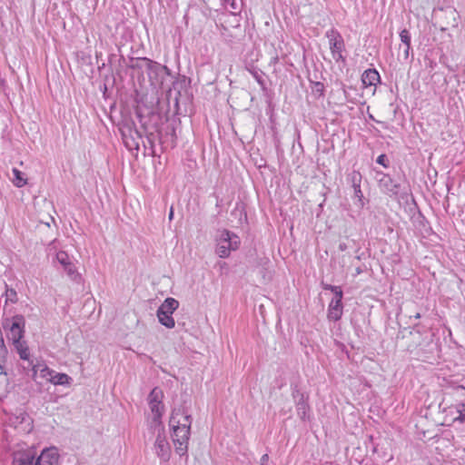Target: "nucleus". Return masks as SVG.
I'll use <instances>...</instances> for the list:
<instances>
[{
    "label": "nucleus",
    "instance_id": "obj_1",
    "mask_svg": "<svg viewBox=\"0 0 465 465\" xmlns=\"http://www.w3.org/2000/svg\"><path fill=\"white\" fill-rule=\"evenodd\" d=\"M193 417L183 406L173 408L169 420L171 436L175 447V452L181 457L188 451V444L191 436Z\"/></svg>",
    "mask_w": 465,
    "mask_h": 465
},
{
    "label": "nucleus",
    "instance_id": "obj_2",
    "mask_svg": "<svg viewBox=\"0 0 465 465\" xmlns=\"http://www.w3.org/2000/svg\"><path fill=\"white\" fill-rule=\"evenodd\" d=\"M59 453L56 448H46L36 457L34 450L15 453L13 465H58Z\"/></svg>",
    "mask_w": 465,
    "mask_h": 465
},
{
    "label": "nucleus",
    "instance_id": "obj_3",
    "mask_svg": "<svg viewBox=\"0 0 465 465\" xmlns=\"http://www.w3.org/2000/svg\"><path fill=\"white\" fill-rule=\"evenodd\" d=\"M380 188L386 193L403 197L408 194V183L404 178H392L389 174L378 173Z\"/></svg>",
    "mask_w": 465,
    "mask_h": 465
},
{
    "label": "nucleus",
    "instance_id": "obj_4",
    "mask_svg": "<svg viewBox=\"0 0 465 465\" xmlns=\"http://www.w3.org/2000/svg\"><path fill=\"white\" fill-rule=\"evenodd\" d=\"M216 242L215 252L221 258H227L231 252L237 250L240 245L239 237L228 230L221 231Z\"/></svg>",
    "mask_w": 465,
    "mask_h": 465
},
{
    "label": "nucleus",
    "instance_id": "obj_5",
    "mask_svg": "<svg viewBox=\"0 0 465 465\" xmlns=\"http://www.w3.org/2000/svg\"><path fill=\"white\" fill-rule=\"evenodd\" d=\"M325 35L329 40L332 58L336 62H344L345 58L342 55V53L345 50V44L341 35L336 29L332 28L327 31Z\"/></svg>",
    "mask_w": 465,
    "mask_h": 465
},
{
    "label": "nucleus",
    "instance_id": "obj_6",
    "mask_svg": "<svg viewBox=\"0 0 465 465\" xmlns=\"http://www.w3.org/2000/svg\"><path fill=\"white\" fill-rule=\"evenodd\" d=\"M143 60L146 62L145 70L152 84L161 86L163 83L164 76L169 74L168 67L145 57L143 58Z\"/></svg>",
    "mask_w": 465,
    "mask_h": 465
},
{
    "label": "nucleus",
    "instance_id": "obj_7",
    "mask_svg": "<svg viewBox=\"0 0 465 465\" xmlns=\"http://www.w3.org/2000/svg\"><path fill=\"white\" fill-rule=\"evenodd\" d=\"M153 451L161 462H168L171 458V445L166 438L163 428L159 429L154 444Z\"/></svg>",
    "mask_w": 465,
    "mask_h": 465
},
{
    "label": "nucleus",
    "instance_id": "obj_8",
    "mask_svg": "<svg viewBox=\"0 0 465 465\" xmlns=\"http://www.w3.org/2000/svg\"><path fill=\"white\" fill-rule=\"evenodd\" d=\"M445 423H454L459 421L460 423L465 421V402L459 401L450 405L443 410Z\"/></svg>",
    "mask_w": 465,
    "mask_h": 465
},
{
    "label": "nucleus",
    "instance_id": "obj_9",
    "mask_svg": "<svg viewBox=\"0 0 465 465\" xmlns=\"http://www.w3.org/2000/svg\"><path fill=\"white\" fill-rule=\"evenodd\" d=\"M162 399L163 391L158 388L153 389L148 396L149 406L155 421L159 420L163 413L164 406L162 402Z\"/></svg>",
    "mask_w": 465,
    "mask_h": 465
},
{
    "label": "nucleus",
    "instance_id": "obj_10",
    "mask_svg": "<svg viewBox=\"0 0 465 465\" xmlns=\"http://www.w3.org/2000/svg\"><path fill=\"white\" fill-rule=\"evenodd\" d=\"M381 81V76L376 69H367L361 75V83L364 87L376 86Z\"/></svg>",
    "mask_w": 465,
    "mask_h": 465
},
{
    "label": "nucleus",
    "instance_id": "obj_11",
    "mask_svg": "<svg viewBox=\"0 0 465 465\" xmlns=\"http://www.w3.org/2000/svg\"><path fill=\"white\" fill-rule=\"evenodd\" d=\"M343 305L342 302H338L337 301H331L328 307L327 318L330 321L337 322L342 316Z\"/></svg>",
    "mask_w": 465,
    "mask_h": 465
},
{
    "label": "nucleus",
    "instance_id": "obj_12",
    "mask_svg": "<svg viewBox=\"0 0 465 465\" xmlns=\"http://www.w3.org/2000/svg\"><path fill=\"white\" fill-rule=\"evenodd\" d=\"M299 399L296 401L297 414L302 420H305L309 411V406L306 402L304 395L297 391Z\"/></svg>",
    "mask_w": 465,
    "mask_h": 465
},
{
    "label": "nucleus",
    "instance_id": "obj_13",
    "mask_svg": "<svg viewBox=\"0 0 465 465\" xmlns=\"http://www.w3.org/2000/svg\"><path fill=\"white\" fill-rule=\"evenodd\" d=\"M156 315L158 318L159 322L165 326L168 329H172L175 325L174 319L173 318L171 313H167L162 310H157Z\"/></svg>",
    "mask_w": 465,
    "mask_h": 465
},
{
    "label": "nucleus",
    "instance_id": "obj_14",
    "mask_svg": "<svg viewBox=\"0 0 465 465\" xmlns=\"http://www.w3.org/2000/svg\"><path fill=\"white\" fill-rule=\"evenodd\" d=\"M350 181L354 189L355 196L358 197L359 199H361L362 197V193L361 190V173L359 172L353 171L350 174Z\"/></svg>",
    "mask_w": 465,
    "mask_h": 465
},
{
    "label": "nucleus",
    "instance_id": "obj_15",
    "mask_svg": "<svg viewBox=\"0 0 465 465\" xmlns=\"http://www.w3.org/2000/svg\"><path fill=\"white\" fill-rule=\"evenodd\" d=\"M179 307V302L174 298H166L164 302L158 308L167 313L173 314Z\"/></svg>",
    "mask_w": 465,
    "mask_h": 465
},
{
    "label": "nucleus",
    "instance_id": "obj_16",
    "mask_svg": "<svg viewBox=\"0 0 465 465\" xmlns=\"http://www.w3.org/2000/svg\"><path fill=\"white\" fill-rule=\"evenodd\" d=\"M15 347L16 349L19 357L22 360L28 361L30 358V352L27 345L25 341H22L21 339H16L14 342Z\"/></svg>",
    "mask_w": 465,
    "mask_h": 465
},
{
    "label": "nucleus",
    "instance_id": "obj_17",
    "mask_svg": "<svg viewBox=\"0 0 465 465\" xmlns=\"http://www.w3.org/2000/svg\"><path fill=\"white\" fill-rule=\"evenodd\" d=\"M34 373L36 374L38 371L40 373V377L45 379L48 381H51L52 377L54 373V371L48 368L47 366L35 365L33 367Z\"/></svg>",
    "mask_w": 465,
    "mask_h": 465
},
{
    "label": "nucleus",
    "instance_id": "obj_18",
    "mask_svg": "<svg viewBox=\"0 0 465 465\" xmlns=\"http://www.w3.org/2000/svg\"><path fill=\"white\" fill-rule=\"evenodd\" d=\"M71 381L72 378L67 374L54 371L50 382L54 385H69Z\"/></svg>",
    "mask_w": 465,
    "mask_h": 465
},
{
    "label": "nucleus",
    "instance_id": "obj_19",
    "mask_svg": "<svg viewBox=\"0 0 465 465\" xmlns=\"http://www.w3.org/2000/svg\"><path fill=\"white\" fill-rule=\"evenodd\" d=\"M12 172L14 174L13 183L16 187H23L27 183L26 179L24 178V173L21 171L16 168H13Z\"/></svg>",
    "mask_w": 465,
    "mask_h": 465
},
{
    "label": "nucleus",
    "instance_id": "obj_20",
    "mask_svg": "<svg viewBox=\"0 0 465 465\" xmlns=\"http://www.w3.org/2000/svg\"><path fill=\"white\" fill-rule=\"evenodd\" d=\"M247 70L250 72V74L253 76V78L257 81V83L263 86L264 85V80L262 75V72L256 69L253 66L247 67Z\"/></svg>",
    "mask_w": 465,
    "mask_h": 465
},
{
    "label": "nucleus",
    "instance_id": "obj_21",
    "mask_svg": "<svg viewBox=\"0 0 465 465\" xmlns=\"http://www.w3.org/2000/svg\"><path fill=\"white\" fill-rule=\"evenodd\" d=\"M58 262L64 267L70 262L68 254L65 252L60 251L56 253Z\"/></svg>",
    "mask_w": 465,
    "mask_h": 465
},
{
    "label": "nucleus",
    "instance_id": "obj_22",
    "mask_svg": "<svg viewBox=\"0 0 465 465\" xmlns=\"http://www.w3.org/2000/svg\"><path fill=\"white\" fill-rule=\"evenodd\" d=\"M400 38L401 43L405 46H411V34L407 29H403L400 33Z\"/></svg>",
    "mask_w": 465,
    "mask_h": 465
},
{
    "label": "nucleus",
    "instance_id": "obj_23",
    "mask_svg": "<svg viewBox=\"0 0 465 465\" xmlns=\"http://www.w3.org/2000/svg\"><path fill=\"white\" fill-rule=\"evenodd\" d=\"M64 269L70 277L74 278L76 276L75 266L71 262Z\"/></svg>",
    "mask_w": 465,
    "mask_h": 465
},
{
    "label": "nucleus",
    "instance_id": "obj_24",
    "mask_svg": "<svg viewBox=\"0 0 465 465\" xmlns=\"http://www.w3.org/2000/svg\"><path fill=\"white\" fill-rule=\"evenodd\" d=\"M11 331L13 333H15L17 331L18 337L17 339H21L23 337V330L19 322H15L12 324Z\"/></svg>",
    "mask_w": 465,
    "mask_h": 465
},
{
    "label": "nucleus",
    "instance_id": "obj_25",
    "mask_svg": "<svg viewBox=\"0 0 465 465\" xmlns=\"http://www.w3.org/2000/svg\"><path fill=\"white\" fill-rule=\"evenodd\" d=\"M6 353H7V350H6V347L5 345L2 334L0 333V356L4 358Z\"/></svg>",
    "mask_w": 465,
    "mask_h": 465
},
{
    "label": "nucleus",
    "instance_id": "obj_26",
    "mask_svg": "<svg viewBox=\"0 0 465 465\" xmlns=\"http://www.w3.org/2000/svg\"><path fill=\"white\" fill-rule=\"evenodd\" d=\"M333 294H334V297L331 299V301H337L338 302H341L343 292H342V290L341 287H339V291H335L333 292Z\"/></svg>",
    "mask_w": 465,
    "mask_h": 465
},
{
    "label": "nucleus",
    "instance_id": "obj_27",
    "mask_svg": "<svg viewBox=\"0 0 465 465\" xmlns=\"http://www.w3.org/2000/svg\"><path fill=\"white\" fill-rule=\"evenodd\" d=\"M376 162L379 163V164H381L382 166L384 167H387L388 166V163H387V156L385 154H381L377 157V160Z\"/></svg>",
    "mask_w": 465,
    "mask_h": 465
},
{
    "label": "nucleus",
    "instance_id": "obj_28",
    "mask_svg": "<svg viewBox=\"0 0 465 465\" xmlns=\"http://www.w3.org/2000/svg\"><path fill=\"white\" fill-rule=\"evenodd\" d=\"M269 461V455L263 454L260 459V464L261 465H267Z\"/></svg>",
    "mask_w": 465,
    "mask_h": 465
},
{
    "label": "nucleus",
    "instance_id": "obj_29",
    "mask_svg": "<svg viewBox=\"0 0 465 465\" xmlns=\"http://www.w3.org/2000/svg\"><path fill=\"white\" fill-rule=\"evenodd\" d=\"M410 50H411V46H405V48L403 50V58H404V60H408L409 59Z\"/></svg>",
    "mask_w": 465,
    "mask_h": 465
},
{
    "label": "nucleus",
    "instance_id": "obj_30",
    "mask_svg": "<svg viewBox=\"0 0 465 465\" xmlns=\"http://www.w3.org/2000/svg\"><path fill=\"white\" fill-rule=\"evenodd\" d=\"M279 62V56L276 54L272 56L270 60V65H275Z\"/></svg>",
    "mask_w": 465,
    "mask_h": 465
},
{
    "label": "nucleus",
    "instance_id": "obj_31",
    "mask_svg": "<svg viewBox=\"0 0 465 465\" xmlns=\"http://www.w3.org/2000/svg\"><path fill=\"white\" fill-rule=\"evenodd\" d=\"M456 391H457V392H458V393H460V395L465 396V386H462V385H461V386H458V387L456 388Z\"/></svg>",
    "mask_w": 465,
    "mask_h": 465
},
{
    "label": "nucleus",
    "instance_id": "obj_32",
    "mask_svg": "<svg viewBox=\"0 0 465 465\" xmlns=\"http://www.w3.org/2000/svg\"><path fill=\"white\" fill-rule=\"evenodd\" d=\"M4 361H5L4 360H0V371H0V374H3V375H5V376H6V375H7V373H6V371H5V369H4V365H3V362H4Z\"/></svg>",
    "mask_w": 465,
    "mask_h": 465
},
{
    "label": "nucleus",
    "instance_id": "obj_33",
    "mask_svg": "<svg viewBox=\"0 0 465 465\" xmlns=\"http://www.w3.org/2000/svg\"><path fill=\"white\" fill-rule=\"evenodd\" d=\"M346 248H347V247H346V244H345V243H341V244L339 245V249H340L341 251H345V250H346Z\"/></svg>",
    "mask_w": 465,
    "mask_h": 465
},
{
    "label": "nucleus",
    "instance_id": "obj_34",
    "mask_svg": "<svg viewBox=\"0 0 465 465\" xmlns=\"http://www.w3.org/2000/svg\"><path fill=\"white\" fill-rule=\"evenodd\" d=\"M332 286H333V285H331V284H323V289H324V290H329V291H331V287H332Z\"/></svg>",
    "mask_w": 465,
    "mask_h": 465
},
{
    "label": "nucleus",
    "instance_id": "obj_35",
    "mask_svg": "<svg viewBox=\"0 0 465 465\" xmlns=\"http://www.w3.org/2000/svg\"><path fill=\"white\" fill-rule=\"evenodd\" d=\"M339 287H340V286H335V285H333V286L331 287V292H334L335 291H339Z\"/></svg>",
    "mask_w": 465,
    "mask_h": 465
},
{
    "label": "nucleus",
    "instance_id": "obj_36",
    "mask_svg": "<svg viewBox=\"0 0 465 465\" xmlns=\"http://www.w3.org/2000/svg\"><path fill=\"white\" fill-rule=\"evenodd\" d=\"M173 217V209H171L170 213H169V219L172 220Z\"/></svg>",
    "mask_w": 465,
    "mask_h": 465
},
{
    "label": "nucleus",
    "instance_id": "obj_37",
    "mask_svg": "<svg viewBox=\"0 0 465 465\" xmlns=\"http://www.w3.org/2000/svg\"><path fill=\"white\" fill-rule=\"evenodd\" d=\"M361 272H362V271H361V269L360 267H358V268L356 269V273H357V274H360Z\"/></svg>",
    "mask_w": 465,
    "mask_h": 465
},
{
    "label": "nucleus",
    "instance_id": "obj_38",
    "mask_svg": "<svg viewBox=\"0 0 465 465\" xmlns=\"http://www.w3.org/2000/svg\"><path fill=\"white\" fill-rule=\"evenodd\" d=\"M414 318L415 319H420V313L415 314Z\"/></svg>",
    "mask_w": 465,
    "mask_h": 465
}]
</instances>
